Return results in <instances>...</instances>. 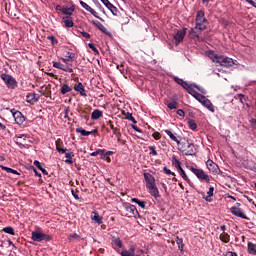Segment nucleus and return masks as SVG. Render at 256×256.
Masks as SVG:
<instances>
[{
	"mask_svg": "<svg viewBox=\"0 0 256 256\" xmlns=\"http://www.w3.org/2000/svg\"><path fill=\"white\" fill-rule=\"evenodd\" d=\"M195 27L191 28L188 32L189 39H197V41H202L201 39V33L207 29V18H205V12L203 10H200L196 14L195 18Z\"/></svg>",
	"mask_w": 256,
	"mask_h": 256,
	"instance_id": "f257e3e1",
	"label": "nucleus"
},
{
	"mask_svg": "<svg viewBox=\"0 0 256 256\" xmlns=\"http://www.w3.org/2000/svg\"><path fill=\"white\" fill-rule=\"evenodd\" d=\"M178 149L182 155L193 156L197 153V148L191 140L183 139L178 144Z\"/></svg>",
	"mask_w": 256,
	"mask_h": 256,
	"instance_id": "f03ea898",
	"label": "nucleus"
},
{
	"mask_svg": "<svg viewBox=\"0 0 256 256\" xmlns=\"http://www.w3.org/2000/svg\"><path fill=\"white\" fill-rule=\"evenodd\" d=\"M188 169L197 177L199 181H205V183H211L212 177L205 173V170L195 168L193 166L188 167Z\"/></svg>",
	"mask_w": 256,
	"mask_h": 256,
	"instance_id": "7ed1b4c3",
	"label": "nucleus"
},
{
	"mask_svg": "<svg viewBox=\"0 0 256 256\" xmlns=\"http://www.w3.org/2000/svg\"><path fill=\"white\" fill-rule=\"evenodd\" d=\"M0 79H2V81L5 83L8 89H17V87H19V83L17 82V79H15V77L7 73H2L0 75Z\"/></svg>",
	"mask_w": 256,
	"mask_h": 256,
	"instance_id": "20e7f679",
	"label": "nucleus"
},
{
	"mask_svg": "<svg viewBox=\"0 0 256 256\" xmlns=\"http://www.w3.org/2000/svg\"><path fill=\"white\" fill-rule=\"evenodd\" d=\"M10 112L12 113V117L14 118V121L16 125L19 126H25V121L27 120V117L21 113V111L16 109H11Z\"/></svg>",
	"mask_w": 256,
	"mask_h": 256,
	"instance_id": "39448f33",
	"label": "nucleus"
},
{
	"mask_svg": "<svg viewBox=\"0 0 256 256\" xmlns=\"http://www.w3.org/2000/svg\"><path fill=\"white\" fill-rule=\"evenodd\" d=\"M218 64L221 65V67H233V65H239V62L237 60H234L233 58H229L224 55H220V58L218 60Z\"/></svg>",
	"mask_w": 256,
	"mask_h": 256,
	"instance_id": "423d86ee",
	"label": "nucleus"
},
{
	"mask_svg": "<svg viewBox=\"0 0 256 256\" xmlns=\"http://www.w3.org/2000/svg\"><path fill=\"white\" fill-rule=\"evenodd\" d=\"M31 239L32 241H37L38 243H41V241H51L53 238L50 235L43 234L38 231H33L31 233Z\"/></svg>",
	"mask_w": 256,
	"mask_h": 256,
	"instance_id": "0eeeda50",
	"label": "nucleus"
},
{
	"mask_svg": "<svg viewBox=\"0 0 256 256\" xmlns=\"http://www.w3.org/2000/svg\"><path fill=\"white\" fill-rule=\"evenodd\" d=\"M206 167L210 173H214L215 175H223V171L219 169V165H217V163L213 162L211 159L206 161Z\"/></svg>",
	"mask_w": 256,
	"mask_h": 256,
	"instance_id": "6e6552de",
	"label": "nucleus"
},
{
	"mask_svg": "<svg viewBox=\"0 0 256 256\" xmlns=\"http://www.w3.org/2000/svg\"><path fill=\"white\" fill-rule=\"evenodd\" d=\"M185 35H187V28H183L181 30H177L173 39L175 41V45H179L185 39Z\"/></svg>",
	"mask_w": 256,
	"mask_h": 256,
	"instance_id": "1a4fd4ad",
	"label": "nucleus"
},
{
	"mask_svg": "<svg viewBox=\"0 0 256 256\" xmlns=\"http://www.w3.org/2000/svg\"><path fill=\"white\" fill-rule=\"evenodd\" d=\"M80 5L81 7H83V9H85L86 11H88L89 13H91V15H93V17H96V19H99V21H105L103 20V18L99 17V14H97V12L95 10H93V8H91V6H89L87 3L83 2V0H80Z\"/></svg>",
	"mask_w": 256,
	"mask_h": 256,
	"instance_id": "9d476101",
	"label": "nucleus"
},
{
	"mask_svg": "<svg viewBox=\"0 0 256 256\" xmlns=\"http://www.w3.org/2000/svg\"><path fill=\"white\" fill-rule=\"evenodd\" d=\"M114 247L113 249L115 250L116 253H121V249H123V241L119 237L113 236L111 239Z\"/></svg>",
	"mask_w": 256,
	"mask_h": 256,
	"instance_id": "9b49d317",
	"label": "nucleus"
},
{
	"mask_svg": "<svg viewBox=\"0 0 256 256\" xmlns=\"http://www.w3.org/2000/svg\"><path fill=\"white\" fill-rule=\"evenodd\" d=\"M232 215H235V217H240V219H246V221H249V217H247V215H245V213H243V210H241V208H238L236 206H233L230 209Z\"/></svg>",
	"mask_w": 256,
	"mask_h": 256,
	"instance_id": "f8f14e48",
	"label": "nucleus"
},
{
	"mask_svg": "<svg viewBox=\"0 0 256 256\" xmlns=\"http://www.w3.org/2000/svg\"><path fill=\"white\" fill-rule=\"evenodd\" d=\"M100 1L112 13V15L117 16V13L119 10L117 9V7H115V5H113L109 0H100Z\"/></svg>",
	"mask_w": 256,
	"mask_h": 256,
	"instance_id": "ddd939ff",
	"label": "nucleus"
},
{
	"mask_svg": "<svg viewBox=\"0 0 256 256\" xmlns=\"http://www.w3.org/2000/svg\"><path fill=\"white\" fill-rule=\"evenodd\" d=\"M28 137L29 136L27 134H16L14 136V142L16 143V145H18V147L20 149H24L25 148V144L19 142V139H23V141H26Z\"/></svg>",
	"mask_w": 256,
	"mask_h": 256,
	"instance_id": "4468645a",
	"label": "nucleus"
},
{
	"mask_svg": "<svg viewBox=\"0 0 256 256\" xmlns=\"http://www.w3.org/2000/svg\"><path fill=\"white\" fill-rule=\"evenodd\" d=\"M144 181L146 182V188L155 185V177L151 173H144Z\"/></svg>",
	"mask_w": 256,
	"mask_h": 256,
	"instance_id": "2eb2a0df",
	"label": "nucleus"
},
{
	"mask_svg": "<svg viewBox=\"0 0 256 256\" xmlns=\"http://www.w3.org/2000/svg\"><path fill=\"white\" fill-rule=\"evenodd\" d=\"M125 209H126V211H128L129 213L134 215V217H139V211L137 210V206H135L131 203H126Z\"/></svg>",
	"mask_w": 256,
	"mask_h": 256,
	"instance_id": "dca6fc26",
	"label": "nucleus"
},
{
	"mask_svg": "<svg viewBox=\"0 0 256 256\" xmlns=\"http://www.w3.org/2000/svg\"><path fill=\"white\" fill-rule=\"evenodd\" d=\"M146 189L149 190L150 195H152L154 199H159V197H161V195L159 194V188H157V184L148 186Z\"/></svg>",
	"mask_w": 256,
	"mask_h": 256,
	"instance_id": "f3484780",
	"label": "nucleus"
},
{
	"mask_svg": "<svg viewBox=\"0 0 256 256\" xmlns=\"http://www.w3.org/2000/svg\"><path fill=\"white\" fill-rule=\"evenodd\" d=\"M243 167L245 169H249L250 171H256V163L253 160H244L242 162Z\"/></svg>",
	"mask_w": 256,
	"mask_h": 256,
	"instance_id": "a211bd4d",
	"label": "nucleus"
},
{
	"mask_svg": "<svg viewBox=\"0 0 256 256\" xmlns=\"http://www.w3.org/2000/svg\"><path fill=\"white\" fill-rule=\"evenodd\" d=\"M40 96L36 93H28L26 95V103H37L39 101Z\"/></svg>",
	"mask_w": 256,
	"mask_h": 256,
	"instance_id": "6ab92c4d",
	"label": "nucleus"
},
{
	"mask_svg": "<svg viewBox=\"0 0 256 256\" xmlns=\"http://www.w3.org/2000/svg\"><path fill=\"white\" fill-rule=\"evenodd\" d=\"M208 111H211V113H215V106H213V103L208 98L204 99L201 103Z\"/></svg>",
	"mask_w": 256,
	"mask_h": 256,
	"instance_id": "aec40b11",
	"label": "nucleus"
},
{
	"mask_svg": "<svg viewBox=\"0 0 256 256\" xmlns=\"http://www.w3.org/2000/svg\"><path fill=\"white\" fill-rule=\"evenodd\" d=\"M76 133H80L83 137H88V135H93V133H97V129L87 131L81 127L76 128Z\"/></svg>",
	"mask_w": 256,
	"mask_h": 256,
	"instance_id": "412c9836",
	"label": "nucleus"
},
{
	"mask_svg": "<svg viewBox=\"0 0 256 256\" xmlns=\"http://www.w3.org/2000/svg\"><path fill=\"white\" fill-rule=\"evenodd\" d=\"M164 133L168 135V137L171 139V141H174L177 145H179L180 141L179 138L177 137V133L173 134L171 130H164Z\"/></svg>",
	"mask_w": 256,
	"mask_h": 256,
	"instance_id": "4be33fe9",
	"label": "nucleus"
},
{
	"mask_svg": "<svg viewBox=\"0 0 256 256\" xmlns=\"http://www.w3.org/2000/svg\"><path fill=\"white\" fill-rule=\"evenodd\" d=\"M74 91H77L80 93L82 97H87V93L85 92V87L83 86V83L79 82L75 87Z\"/></svg>",
	"mask_w": 256,
	"mask_h": 256,
	"instance_id": "5701e85b",
	"label": "nucleus"
},
{
	"mask_svg": "<svg viewBox=\"0 0 256 256\" xmlns=\"http://www.w3.org/2000/svg\"><path fill=\"white\" fill-rule=\"evenodd\" d=\"M178 173H179L180 177H182V179L184 181H186V183H188V185H190V187H191V185H193V182H191V179H189V176H187V173L184 171L183 168H180L178 170Z\"/></svg>",
	"mask_w": 256,
	"mask_h": 256,
	"instance_id": "b1692460",
	"label": "nucleus"
},
{
	"mask_svg": "<svg viewBox=\"0 0 256 256\" xmlns=\"http://www.w3.org/2000/svg\"><path fill=\"white\" fill-rule=\"evenodd\" d=\"M62 20L65 27H67L68 29H71V27L75 25V23H73V19L71 18V16H64Z\"/></svg>",
	"mask_w": 256,
	"mask_h": 256,
	"instance_id": "393cba45",
	"label": "nucleus"
},
{
	"mask_svg": "<svg viewBox=\"0 0 256 256\" xmlns=\"http://www.w3.org/2000/svg\"><path fill=\"white\" fill-rule=\"evenodd\" d=\"M93 25H95V27H98L99 31H101L102 33H105V35H109V31L101 22L94 20Z\"/></svg>",
	"mask_w": 256,
	"mask_h": 256,
	"instance_id": "a878e982",
	"label": "nucleus"
},
{
	"mask_svg": "<svg viewBox=\"0 0 256 256\" xmlns=\"http://www.w3.org/2000/svg\"><path fill=\"white\" fill-rule=\"evenodd\" d=\"M247 251L249 255H256V244L253 242H248Z\"/></svg>",
	"mask_w": 256,
	"mask_h": 256,
	"instance_id": "bb28decb",
	"label": "nucleus"
},
{
	"mask_svg": "<svg viewBox=\"0 0 256 256\" xmlns=\"http://www.w3.org/2000/svg\"><path fill=\"white\" fill-rule=\"evenodd\" d=\"M101 117H103V111L99 109H95L91 114V119H93L94 121H97V119H101Z\"/></svg>",
	"mask_w": 256,
	"mask_h": 256,
	"instance_id": "cd10ccee",
	"label": "nucleus"
},
{
	"mask_svg": "<svg viewBox=\"0 0 256 256\" xmlns=\"http://www.w3.org/2000/svg\"><path fill=\"white\" fill-rule=\"evenodd\" d=\"M111 155H115V152L106 151L104 154H102L101 159L103 161H107V163H111Z\"/></svg>",
	"mask_w": 256,
	"mask_h": 256,
	"instance_id": "c85d7f7f",
	"label": "nucleus"
},
{
	"mask_svg": "<svg viewBox=\"0 0 256 256\" xmlns=\"http://www.w3.org/2000/svg\"><path fill=\"white\" fill-rule=\"evenodd\" d=\"M74 11H75V6L63 7L62 8L63 15H69V17H71V15H73Z\"/></svg>",
	"mask_w": 256,
	"mask_h": 256,
	"instance_id": "c756f323",
	"label": "nucleus"
},
{
	"mask_svg": "<svg viewBox=\"0 0 256 256\" xmlns=\"http://www.w3.org/2000/svg\"><path fill=\"white\" fill-rule=\"evenodd\" d=\"M172 165H173V167H175V169H177V171H179V169L183 168L181 166V161H179V159H177V156H175V155L172 156Z\"/></svg>",
	"mask_w": 256,
	"mask_h": 256,
	"instance_id": "7c9ffc66",
	"label": "nucleus"
},
{
	"mask_svg": "<svg viewBox=\"0 0 256 256\" xmlns=\"http://www.w3.org/2000/svg\"><path fill=\"white\" fill-rule=\"evenodd\" d=\"M71 91H73V89H71V86L68 84H63L60 89L62 95H67V93H71Z\"/></svg>",
	"mask_w": 256,
	"mask_h": 256,
	"instance_id": "2f4dec72",
	"label": "nucleus"
},
{
	"mask_svg": "<svg viewBox=\"0 0 256 256\" xmlns=\"http://www.w3.org/2000/svg\"><path fill=\"white\" fill-rule=\"evenodd\" d=\"M121 256H135V248H130L129 250H122L120 252Z\"/></svg>",
	"mask_w": 256,
	"mask_h": 256,
	"instance_id": "473e14b6",
	"label": "nucleus"
},
{
	"mask_svg": "<svg viewBox=\"0 0 256 256\" xmlns=\"http://www.w3.org/2000/svg\"><path fill=\"white\" fill-rule=\"evenodd\" d=\"M209 59L213 61V63H219V59L221 55L213 53V51H210L208 54Z\"/></svg>",
	"mask_w": 256,
	"mask_h": 256,
	"instance_id": "72a5a7b5",
	"label": "nucleus"
},
{
	"mask_svg": "<svg viewBox=\"0 0 256 256\" xmlns=\"http://www.w3.org/2000/svg\"><path fill=\"white\" fill-rule=\"evenodd\" d=\"M209 59L213 61V63H219V59L221 55L213 53V51H210L208 54Z\"/></svg>",
	"mask_w": 256,
	"mask_h": 256,
	"instance_id": "f704fd0d",
	"label": "nucleus"
},
{
	"mask_svg": "<svg viewBox=\"0 0 256 256\" xmlns=\"http://www.w3.org/2000/svg\"><path fill=\"white\" fill-rule=\"evenodd\" d=\"M65 157H66L65 163H68L69 165H73V157H75V153L66 152Z\"/></svg>",
	"mask_w": 256,
	"mask_h": 256,
	"instance_id": "c9c22d12",
	"label": "nucleus"
},
{
	"mask_svg": "<svg viewBox=\"0 0 256 256\" xmlns=\"http://www.w3.org/2000/svg\"><path fill=\"white\" fill-rule=\"evenodd\" d=\"M0 169H2V171H6V173H12V175H19V172L17 170L4 165H0Z\"/></svg>",
	"mask_w": 256,
	"mask_h": 256,
	"instance_id": "e433bc0d",
	"label": "nucleus"
},
{
	"mask_svg": "<svg viewBox=\"0 0 256 256\" xmlns=\"http://www.w3.org/2000/svg\"><path fill=\"white\" fill-rule=\"evenodd\" d=\"M75 59V53L73 52H67V58H62L63 63H73V60Z\"/></svg>",
	"mask_w": 256,
	"mask_h": 256,
	"instance_id": "4c0bfd02",
	"label": "nucleus"
},
{
	"mask_svg": "<svg viewBox=\"0 0 256 256\" xmlns=\"http://www.w3.org/2000/svg\"><path fill=\"white\" fill-rule=\"evenodd\" d=\"M214 191H215V188L213 186H210V188L207 192V196L203 197V199H205V201H208L209 203H211V201H212L211 197H213Z\"/></svg>",
	"mask_w": 256,
	"mask_h": 256,
	"instance_id": "58836bf2",
	"label": "nucleus"
},
{
	"mask_svg": "<svg viewBox=\"0 0 256 256\" xmlns=\"http://www.w3.org/2000/svg\"><path fill=\"white\" fill-rule=\"evenodd\" d=\"M34 165L35 167H37V169H39V171L43 173V175H49V172H47V170L43 168V166L41 165V162H39L38 160H35Z\"/></svg>",
	"mask_w": 256,
	"mask_h": 256,
	"instance_id": "ea45409f",
	"label": "nucleus"
},
{
	"mask_svg": "<svg viewBox=\"0 0 256 256\" xmlns=\"http://www.w3.org/2000/svg\"><path fill=\"white\" fill-rule=\"evenodd\" d=\"M132 203H136V205L140 206L141 209H145V207H147V202L141 201L138 198H132Z\"/></svg>",
	"mask_w": 256,
	"mask_h": 256,
	"instance_id": "a19ab883",
	"label": "nucleus"
},
{
	"mask_svg": "<svg viewBox=\"0 0 256 256\" xmlns=\"http://www.w3.org/2000/svg\"><path fill=\"white\" fill-rule=\"evenodd\" d=\"M94 216H93V221H95L98 225H103V217L99 215V213L97 212H93Z\"/></svg>",
	"mask_w": 256,
	"mask_h": 256,
	"instance_id": "79ce46f5",
	"label": "nucleus"
},
{
	"mask_svg": "<svg viewBox=\"0 0 256 256\" xmlns=\"http://www.w3.org/2000/svg\"><path fill=\"white\" fill-rule=\"evenodd\" d=\"M175 241H176V244L178 245L179 251H183V247H184L183 238H180L179 236H177Z\"/></svg>",
	"mask_w": 256,
	"mask_h": 256,
	"instance_id": "37998d69",
	"label": "nucleus"
},
{
	"mask_svg": "<svg viewBox=\"0 0 256 256\" xmlns=\"http://www.w3.org/2000/svg\"><path fill=\"white\" fill-rule=\"evenodd\" d=\"M2 231H3L4 233H7L8 235H15V229H13V227H11V226L4 227V228L2 229Z\"/></svg>",
	"mask_w": 256,
	"mask_h": 256,
	"instance_id": "c03bdc74",
	"label": "nucleus"
},
{
	"mask_svg": "<svg viewBox=\"0 0 256 256\" xmlns=\"http://www.w3.org/2000/svg\"><path fill=\"white\" fill-rule=\"evenodd\" d=\"M234 99H239L242 105H245V101H247V97H245V95L243 94H237L236 96H234Z\"/></svg>",
	"mask_w": 256,
	"mask_h": 256,
	"instance_id": "a18cd8bd",
	"label": "nucleus"
},
{
	"mask_svg": "<svg viewBox=\"0 0 256 256\" xmlns=\"http://www.w3.org/2000/svg\"><path fill=\"white\" fill-rule=\"evenodd\" d=\"M188 127L192 131H197V123L195 122V120H189L188 121Z\"/></svg>",
	"mask_w": 256,
	"mask_h": 256,
	"instance_id": "49530a36",
	"label": "nucleus"
},
{
	"mask_svg": "<svg viewBox=\"0 0 256 256\" xmlns=\"http://www.w3.org/2000/svg\"><path fill=\"white\" fill-rule=\"evenodd\" d=\"M125 119H127L128 121H132L134 125L137 123V120H135V117H133V114L131 112H127L125 114Z\"/></svg>",
	"mask_w": 256,
	"mask_h": 256,
	"instance_id": "de8ad7c7",
	"label": "nucleus"
},
{
	"mask_svg": "<svg viewBox=\"0 0 256 256\" xmlns=\"http://www.w3.org/2000/svg\"><path fill=\"white\" fill-rule=\"evenodd\" d=\"M187 93L189 95H192V97H194V99L197 97V95L199 94L196 90L195 87L191 86L188 90Z\"/></svg>",
	"mask_w": 256,
	"mask_h": 256,
	"instance_id": "09e8293b",
	"label": "nucleus"
},
{
	"mask_svg": "<svg viewBox=\"0 0 256 256\" xmlns=\"http://www.w3.org/2000/svg\"><path fill=\"white\" fill-rule=\"evenodd\" d=\"M192 86L194 87V89L199 90L200 93H202V95H207V90H205V88H203L197 84H192Z\"/></svg>",
	"mask_w": 256,
	"mask_h": 256,
	"instance_id": "8fccbe9b",
	"label": "nucleus"
},
{
	"mask_svg": "<svg viewBox=\"0 0 256 256\" xmlns=\"http://www.w3.org/2000/svg\"><path fill=\"white\" fill-rule=\"evenodd\" d=\"M220 240L223 241V243H229V234L227 233L220 234Z\"/></svg>",
	"mask_w": 256,
	"mask_h": 256,
	"instance_id": "3c124183",
	"label": "nucleus"
},
{
	"mask_svg": "<svg viewBox=\"0 0 256 256\" xmlns=\"http://www.w3.org/2000/svg\"><path fill=\"white\" fill-rule=\"evenodd\" d=\"M148 149H150V155H152L153 157H157V147L155 146H149Z\"/></svg>",
	"mask_w": 256,
	"mask_h": 256,
	"instance_id": "603ef678",
	"label": "nucleus"
},
{
	"mask_svg": "<svg viewBox=\"0 0 256 256\" xmlns=\"http://www.w3.org/2000/svg\"><path fill=\"white\" fill-rule=\"evenodd\" d=\"M206 98L207 97H205L203 94L198 93L194 99H196V101H199V103H202L203 100H205Z\"/></svg>",
	"mask_w": 256,
	"mask_h": 256,
	"instance_id": "864d4df0",
	"label": "nucleus"
},
{
	"mask_svg": "<svg viewBox=\"0 0 256 256\" xmlns=\"http://www.w3.org/2000/svg\"><path fill=\"white\" fill-rule=\"evenodd\" d=\"M181 87L187 91L188 89L193 87V84H189V83H187V81L184 80V82H182V84H181Z\"/></svg>",
	"mask_w": 256,
	"mask_h": 256,
	"instance_id": "5fc2aeb1",
	"label": "nucleus"
},
{
	"mask_svg": "<svg viewBox=\"0 0 256 256\" xmlns=\"http://www.w3.org/2000/svg\"><path fill=\"white\" fill-rule=\"evenodd\" d=\"M172 79L173 81H175V83H177V85H180V86L183 85V82L185 81L177 76H173Z\"/></svg>",
	"mask_w": 256,
	"mask_h": 256,
	"instance_id": "6e6d98bb",
	"label": "nucleus"
},
{
	"mask_svg": "<svg viewBox=\"0 0 256 256\" xmlns=\"http://www.w3.org/2000/svg\"><path fill=\"white\" fill-rule=\"evenodd\" d=\"M168 109H170L171 111H173V109H177V102H170L167 104Z\"/></svg>",
	"mask_w": 256,
	"mask_h": 256,
	"instance_id": "4d7b16f0",
	"label": "nucleus"
},
{
	"mask_svg": "<svg viewBox=\"0 0 256 256\" xmlns=\"http://www.w3.org/2000/svg\"><path fill=\"white\" fill-rule=\"evenodd\" d=\"M95 3V5H96V7L99 9V11H101L102 13H104V15H105V8H103V6L101 5V3H99V1H95L94 2Z\"/></svg>",
	"mask_w": 256,
	"mask_h": 256,
	"instance_id": "13d9d810",
	"label": "nucleus"
},
{
	"mask_svg": "<svg viewBox=\"0 0 256 256\" xmlns=\"http://www.w3.org/2000/svg\"><path fill=\"white\" fill-rule=\"evenodd\" d=\"M52 64L55 69H60L62 71L64 65L61 64V62H52Z\"/></svg>",
	"mask_w": 256,
	"mask_h": 256,
	"instance_id": "bf43d9fd",
	"label": "nucleus"
},
{
	"mask_svg": "<svg viewBox=\"0 0 256 256\" xmlns=\"http://www.w3.org/2000/svg\"><path fill=\"white\" fill-rule=\"evenodd\" d=\"M62 71H65V73H73V68L64 65L62 66Z\"/></svg>",
	"mask_w": 256,
	"mask_h": 256,
	"instance_id": "052dcab7",
	"label": "nucleus"
},
{
	"mask_svg": "<svg viewBox=\"0 0 256 256\" xmlns=\"http://www.w3.org/2000/svg\"><path fill=\"white\" fill-rule=\"evenodd\" d=\"M89 49H92L94 53H99V50H97V47L93 43H88Z\"/></svg>",
	"mask_w": 256,
	"mask_h": 256,
	"instance_id": "680f3d73",
	"label": "nucleus"
},
{
	"mask_svg": "<svg viewBox=\"0 0 256 256\" xmlns=\"http://www.w3.org/2000/svg\"><path fill=\"white\" fill-rule=\"evenodd\" d=\"M249 123H250V125H251V127H252L253 129H256V119H255V118H251V119L249 120Z\"/></svg>",
	"mask_w": 256,
	"mask_h": 256,
	"instance_id": "e2e57ef3",
	"label": "nucleus"
},
{
	"mask_svg": "<svg viewBox=\"0 0 256 256\" xmlns=\"http://www.w3.org/2000/svg\"><path fill=\"white\" fill-rule=\"evenodd\" d=\"M163 171L166 175H175V173H172L171 172V169L167 168V167H164L163 168Z\"/></svg>",
	"mask_w": 256,
	"mask_h": 256,
	"instance_id": "0e129e2a",
	"label": "nucleus"
},
{
	"mask_svg": "<svg viewBox=\"0 0 256 256\" xmlns=\"http://www.w3.org/2000/svg\"><path fill=\"white\" fill-rule=\"evenodd\" d=\"M56 150L58 151V153H67V148H59V146H56Z\"/></svg>",
	"mask_w": 256,
	"mask_h": 256,
	"instance_id": "69168bd1",
	"label": "nucleus"
},
{
	"mask_svg": "<svg viewBox=\"0 0 256 256\" xmlns=\"http://www.w3.org/2000/svg\"><path fill=\"white\" fill-rule=\"evenodd\" d=\"M47 39L49 41H52L53 44L57 43V38H55V36L53 35L48 36Z\"/></svg>",
	"mask_w": 256,
	"mask_h": 256,
	"instance_id": "338daca9",
	"label": "nucleus"
},
{
	"mask_svg": "<svg viewBox=\"0 0 256 256\" xmlns=\"http://www.w3.org/2000/svg\"><path fill=\"white\" fill-rule=\"evenodd\" d=\"M226 256H238V255H237V253H235V252L228 251V252L226 253Z\"/></svg>",
	"mask_w": 256,
	"mask_h": 256,
	"instance_id": "774afa93",
	"label": "nucleus"
}]
</instances>
